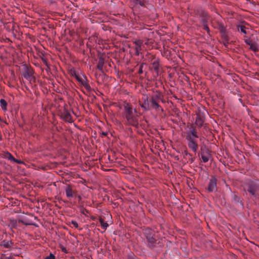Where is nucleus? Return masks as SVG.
Listing matches in <instances>:
<instances>
[{
  "instance_id": "1",
  "label": "nucleus",
  "mask_w": 259,
  "mask_h": 259,
  "mask_svg": "<svg viewBox=\"0 0 259 259\" xmlns=\"http://www.w3.org/2000/svg\"><path fill=\"white\" fill-rule=\"evenodd\" d=\"M124 116L128 123L136 126L138 123V115L136 109H133L128 103L124 102L123 104Z\"/></svg>"
},
{
  "instance_id": "2",
  "label": "nucleus",
  "mask_w": 259,
  "mask_h": 259,
  "mask_svg": "<svg viewBox=\"0 0 259 259\" xmlns=\"http://www.w3.org/2000/svg\"><path fill=\"white\" fill-rule=\"evenodd\" d=\"M160 94H156L155 96H153L151 98V104L150 105V109H154L155 110H162V108L158 103L157 99L159 98Z\"/></svg>"
},
{
  "instance_id": "3",
  "label": "nucleus",
  "mask_w": 259,
  "mask_h": 259,
  "mask_svg": "<svg viewBox=\"0 0 259 259\" xmlns=\"http://www.w3.org/2000/svg\"><path fill=\"white\" fill-rule=\"evenodd\" d=\"M259 190V185L256 182H251L249 186L248 192L252 195H255Z\"/></svg>"
},
{
  "instance_id": "4",
  "label": "nucleus",
  "mask_w": 259,
  "mask_h": 259,
  "mask_svg": "<svg viewBox=\"0 0 259 259\" xmlns=\"http://www.w3.org/2000/svg\"><path fill=\"white\" fill-rule=\"evenodd\" d=\"M198 138V136L195 129H192L189 132L187 133L186 135L187 140H196Z\"/></svg>"
},
{
  "instance_id": "5",
  "label": "nucleus",
  "mask_w": 259,
  "mask_h": 259,
  "mask_svg": "<svg viewBox=\"0 0 259 259\" xmlns=\"http://www.w3.org/2000/svg\"><path fill=\"white\" fill-rule=\"evenodd\" d=\"M142 99L143 100V102L142 104H140V106L145 111L149 110L150 109V105L149 104L148 98L147 96L144 95Z\"/></svg>"
},
{
  "instance_id": "6",
  "label": "nucleus",
  "mask_w": 259,
  "mask_h": 259,
  "mask_svg": "<svg viewBox=\"0 0 259 259\" xmlns=\"http://www.w3.org/2000/svg\"><path fill=\"white\" fill-rule=\"evenodd\" d=\"M76 78L83 87H84L85 89L87 90H90L91 89L90 85L87 82V79L84 76L76 75Z\"/></svg>"
},
{
  "instance_id": "7",
  "label": "nucleus",
  "mask_w": 259,
  "mask_h": 259,
  "mask_svg": "<svg viewBox=\"0 0 259 259\" xmlns=\"http://www.w3.org/2000/svg\"><path fill=\"white\" fill-rule=\"evenodd\" d=\"M143 42L141 40H137L134 41L135 44V54L137 56H139L140 55V52L142 50V45Z\"/></svg>"
},
{
  "instance_id": "8",
  "label": "nucleus",
  "mask_w": 259,
  "mask_h": 259,
  "mask_svg": "<svg viewBox=\"0 0 259 259\" xmlns=\"http://www.w3.org/2000/svg\"><path fill=\"white\" fill-rule=\"evenodd\" d=\"M217 187V180L214 178H211L208 183V190L209 192L214 191Z\"/></svg>"
},
{
  "instance_id": "9",
  "label": "nucleus",
  "mask_w": 259,
  "mask_h": 259,
  "mask_svg": "<svg viewBox=\"0 0 259 259\" xmlns=\"http://www.w3.org/2000/svg\"><path fill=\"white\" fill-rule=\"evenodd\" d=\"M188 147L191 149L194 152H196L198 149V146L196 140H187Z\"/></svg>"
},
{
  "instance_id": "10",
  "label": "nucleus",
  "mask_w": 259,
  "mask_h": 259,
  "mask_svg": "<svg viewBox=\"0 0 259 259\" xmlns=\"http://www.w3.org/2000/svg\"><path fill=\"white\" fill-rule=\"evenodd\" d=\"M65 191L67 198H70L73 197V190L69 185L65 187Z\"/></svg>"
},
{
  "instance_id": "11",
  "label": "nucleus",
  "mask_w": 259,
  "mask_h": 259,
  "mask_svg": "<svg viewBox=\"0 0 259 259\" xmlns=\"http://www.w3.org/2000/svg\"><path fill=\"white\" fill-rule=\"evenodd\" d=\"M62 116L65 121H68L69 122H72L71 116L68 111H64V113H62Z\"/></svg>"
},
{
  "instance_id": "12",
  "label": "nucleus",
  "mask_w": 259,
  "mask_h": 259,
  "mask_svg": "<svg viewBox=\"0 0 259 259\" xmlns=\"http://www.w3.org/2000/svg\"><path fill=\"white\" fill-rule=\"evenodd\" d=\"M104 64V59L102 57H100L99 58L97 67L101 71H103Z\"/></svg>"
},
{
  "instance_id": "13",
  "label": "nucleus",
  "mask_w": 259,
  "mask_h": 259,
  "mask_svg": "<svg viewBox=\"0 0 259 259\" xmlns=\"http://www.w3.org/2000/svg\"><path fill=\"white\" fill-rule=\"evenodd\" d=\"M204 121L203 119L199 116H197L195 120V124L199 127H201L203 124Z\"/></svg>"
},
{
  "instance_id": "14",
  "label": "nucleus",
  "mask_w": 259,
  "mask_h": 259,
  "mask_svg": "<svg viewBox=\"0 0 259 259\" xmlns=\"http://www.w3.org/2000/svg\"><path fill=\"white\" fill-rule=\"evenodd\" d=\"M99 222L100 223V224H101V227L104 230H106L107 229V228L109 226V225L107 223L105 222L104 220L103 219L101 218H100L99 219Z\"/></svg>"
},
{
  "instance_id": "15",
  "label": "nucleus",
  "mask_w": 259,
  "mask_h": 259,
  "mask_svg": "<svg viewBox=\"0 0 259 259\" xmlns=\"http://www.w3.org/2000/svg\"><path fill=\"white\" fill-rule=\"evenodd\" d=\"M0 106L3 110L6 111L7 110V103L5 99H2L0 100Z\"/></svg>"
},
{
  "instance_id": "16",
  "label": "nucleus",
  "mask_w": 259,
  "mask_h": 259,
  "mask_svg": "<svg viewBox=\"0 0 259 259\" xmlns=\"http://www.w3.org/2000/svg\"><path fill=\"white\" fill-rule=\"evenodd\" d=\"M210 158V155L208 153H203L201 154V158L204 162H207Z\"/></svg>"
},
{
  "instance_id": "17",
  "label": "nucleus",
  "mask_w": 259,
  "mask_h": 259,
  "mask_svg": "<svg viewBox=\"0 0 259 259\" xmlns=\"http://www.w3.org/2000/svg\"><path fill=\"white\" fill-rule=\"evenodd\" d=\"M249 48L250 50H252L253 52H255L258 51V46L257 44L254 43H252L249 46Z\"/></svg>"
},
{
  "instance_id": "18",
  "label": "nucleus",
  "mask_w": 259,
  "mask_h": 259,
  "mask_svg": "<svg viewBox=\"0 0 259 259\" xmlns=\"http://www.w3.org/2000/svg\"><path fill=\"white\" fill-rule=\"evenodd\" d=\"M5 157L10 160L11 161L14 162L15 160V158L14 156L10 153H7L5 155Z\"/></svg>"
},
{
  "instance_id": "19",
  "label": "nucleus",
  "mask_w": 259,
  "mask_h": 259,
  "mask_svg": "<svg viewBox=\"0 0 259 259\" xmlns=\"http://www.w3.org/2000/svg\"><path fill=\"white\" fill-rule=\"evenodd\" d=\"M23 76L25 78L28 80H31L32 78V75L31 73L28 71H26L24 73Z\"/></svg>"
},
{
  "instance_id": "20",
  "label": "nucleus",
  "mask_w": 259,
  "mask_h": 259,
  "mask_svg": "<svg viewBox=\"0 0 259 259\" xmlns=\"http://www.w3.org/2000/svg\"><path fill=\"white\" fill-rule=\"evenodd\" d=\"M19 222L25 225H30L31 224V223L29 221L23 219L19 220Z\"/></svg>"
},
{
  "instance_id": "21",
  "label": "nucleus",
  "mask_w": 259,
  "mask_h": 259,
  "mask_svg": "<svg viewBox=\"0 0 259 259\" xmlns=\"http://www.w3.org/2000/svg\"><path fill=\"white\" fill-rule=\"evenodd\" d=\"M239 28H240V29L238 28L239 31H240L241 32H242L244 34H246L247 33L245 26H244L243 25H241V26H239Z\"/></svg>"
},
{
  "instance_id": "22",
  "label": "nucleus",
  "mask_w": 259,
  "mask_h": 259,
  "mask_svg": "<svg viewBox=\"0 0 259 259\" xmlns=\"http://www.w3.org/2000/svg\"><path fill=\"white\" fill-rule=\"evenodd\" d=\"M11 242H9V241H3V245L6 247V248H9V247H10L11 246Z\"/></svg>"
},
{
  "instance_id": "23",
  "label": "nucleus",
  "mask_w": 259,
  "mask_h": 259,
  "mask_svg": "<svg viewBox=\"0 0 259 259\" xmlns=\"http://www.w3.org/2000/svg\"><path fill=\"white\" fill-rule=\"evenodd\" d=\"M45 259H55L53 254L50 253L49 255L46 256Z\"/></svg>"
},
{
  "instance_id": "24",
  "label": "nucleus",
  "mask_w": 259,
  "mask_h": 259,
  "mask_svg": "<svg viewBox=\"0 0 259 259\" xmlns=\"http://www.w3.org/2000/svg\"><path fill=\"white\" fill-rule=\"evenodd\" d=\"M71 223L75 228H77L78 227V224L76 221H72Z\"/></svg>"
},
{
  "instance_id": "25",
  "label": "nucleus",
  "mask_w": 259,
  "mask_h": 259,
  "mask_svg": "<svg viewBox=\"0 0 259 259\" xmlns=\"http://www.w3.org/2000/svg\"><path fill=\"white\" fill-rule=\"evenodd\" d=\"M137 4H139L141 6H142L144 5L143 2L142 0H134Z\"/></svg>"
},
{
  "instance_id": "26",
  "label": "nucleus",
  "mask_w": 259,
  "mask_h": 259,
  "mask_svg": "<svg viewBox=\"0 0 259 259\" xmlns=\"http://www.w3.org/2000/svg\"><path fill=\"white\" fill-rule=\"evenodd\" d=\"M244 41L245 43L249 46H250L252 44L250 39H245Z\"/></svg>"
},
{
  "instance_id": "27",
  "label": "nucleus",
  "mask_w": 259,
  "mask_h": 259,
  "mask_svg": "<svg viewBox=\"0 0 259 259\" xmlns=\"http://www.w3.org/2000/svg\"><path fill=\"white\" fill-rule=\"evenodd\" d=\"M14 162H16V163H19V164L23 163V161H21L20 160H18V159H15V160L14 161Z\"/></svg>"
},
{
  "instance_id": "28",
  "label": "nucleus",
  "mask_w": 259,
  "mask_h": 259,
  "mask_svg": "<svg viewBox=\"0 0 259 259\" xmlns=\"http://www.w3.org/2000/svg\"><path fill=\"white\" fill-rule=\"evenodd\" d=\"M11 223L12 225L15 227V225L16 224L17 222L15 220H13L11 221Z\"/></svg>"
},
{
  "instance_id": "29",
  "label": "nucleus",
  "mask_w": 259,
  "mask_h": 259,
  "mask_svg": "<svg viewBox=\"0 0 259 259\" xmlns=\"http://www.w3.org/2000/svg\"><path fill=\"white\" fill-rule=\"evenodd\" d=\"M142 67H143L142 65H141L140 67V69H139V73L140 74H142L143 73Z\"/></svg>"
},
{
  "instance_id": "30",
  "label": "nucleus",
  "mask_w": 259,
  "mask_h": 259,
  "mask_svg": "<svg viewBox=\"0 0 259 259\" xmlns=\"http://www.w3.org/2000/svg\"><path fill=\"white\" fill-rule=\"evenodd\" d=\"M203 28L205 30H206L207 32L209 31V28H208V27L207 25H204L203 26Z\"/></svg>"
},
{
  "instance_id": "31",
  "label": "nucleus",
  "mask_w": 259,
  "mask_h": 259,
  "mask_svg": "<svg viewBox=\"0 0 259 259\" xmlns=\"http://www.w3.org/2000/svg\"><path fill=\"white\" fill-rule=\"evenodd\" d=\"M153 65H154L155 68H156L157 67L158 63L157 62H154L153 63Z\"/></svg>"
},
{
  "instance_id": "32",
  "label": "nucleus",
  "mask_w": 259,
  "mask_h": 259,
  "mask_svg": "<svg viewBox=\"0 0 259 259\" xmlns=\"http://www.w3.org/2000/svg\"><path fill=\"white\" fill-rule=\"evenodd\" d=\"M101 134H102V136H105L107 135V133H106V132H102Z\"/></svg>"
},
{
  "instance_id": "33",
  "label": "nucleus",
  "mask_w": 259,
  "mask_h": 259,
  "mask_svg": "<svg viewBox=\"0 0 259 259\" xmlns=\"http://www.w3.org/2000/svg\"><path fill=\"white\" fill-rule=\"evenodd\" d=\"M149 43V40H147L146 42H145L146 45H148Z\"/></svg>"
},
{
  "instance_id": "34",
  "label": "nucleus",
  "mask_w": 259,
  "mask_h": 259,
  "mask_svg": "<svg viewBox=\"0 0 259 259\" xmlns=\"http://www.w3.org/2000/svg\"><path fill=\"white\" fill-rule=\"evenodd\" d=\"M78 198L79 200H81V196H78Z\"/></svg>"
},
{
  "instance_id": "35",
  "label": "nucleus",
  "mask_w": 259,
  "mask_h": 259,
  "mask_svg": "<svg viewBox=\"0 0 259 259\" xmlns=\"http://www.w3.org/2000/svg\"><path fill=\"white\" fill-rule=\"evenodd\" d=\"M151 240H151V241H151V242H153V239L152 238V239H151Z\"/></svg>"
},
{
  "instance_id": "36",
  "label": "nucleus",
  "mask_w": 259,
  "mask_h": 259,
  "mask_svg": "<svg viewBox=\"0 0 259 259\" xmlns=\"http://www.w3.org/2000/svg\"><path fill=\"white\" fill-rule=\"evenodd\" d=\"M63 250H65V252H66V250L65 249H63Z\"/></svg>"
}]
</instances>
